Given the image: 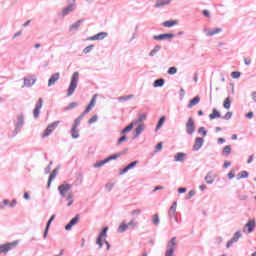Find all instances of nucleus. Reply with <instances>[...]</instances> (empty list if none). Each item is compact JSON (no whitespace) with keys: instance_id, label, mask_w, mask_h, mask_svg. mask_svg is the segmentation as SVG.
Returning <instances> with one entry per match:
<instances>
[{"instance_id":"nucleus-1","label":"nucleus","mask_w":256,"mask_h":256,"mask_svg":"<svg viewBox=\"0 0 256 256\" xmlns=\"http://www.w3.org/2000/svg\"><path fill=\"white\" fill-rule=\"evenodd\" d=\"M77 83H79V72H74L71 78L69 88L67 89V97H71L77 89Z\"/></svg>"},{"instance_id":"nucleus-2","label":"nucleus","mask_w":256,"mask_h":256,"mask_svg":"<svg viewBox=\"0 0 256 256\" xmlns=\"http://www.w3.org/2000/svg\"><path fill=\"white\" fill-rule=\"evenodd\" d=\"M176 249H177V237H172L167 243L165 256H175Z\"/></svg>"},{"instance_id":"nucleus-3","label":"nucleus","mask_w":256,"mask_h":256,"mask_svg":"<svg viewBox=\"0 0 256 256\" xmlns=\"http://www.w3.org/2000/svg\"><path fill=\"white\" fill-rule=\"evenodd\" d=\"M71 189H73V186L67 182H64L58 186V191L62 199H65V197H67V193H69Z\"/></svg>"},{"instance_id":"nucleus-4","label":"nucleus","mask_w":256,"mask_h":256,"mask_svg":"<svg viewBox=\"0 0 256 256\" xmlns=\"http://www.w3.org/2000/svg\"><path fill=\"white\" fill-rule=\"evenodd\" d=\"M17 245H19V241L17 240L11 243L0 245V255L1 253H9V251H11L13 247H17Z\"/></svg>"},{"instance_id":"nucleus-5","label":"nucleus","mask_w":256,"mask_h":256,"mask_svg":"<svg viewBox=\"0 0 256 256\" xmlns=\"http://www.w3.org/2000/svg\"><path fill=\"white\" fill-rule=\"evenodd\" d=\"M186 133L187 135H193L195 133V121L192 117L188 118L186 122Z\"/></svg>"},{"instance_id":"nucleus-6","label":"nucleus","mask_w":256,"mask_h":256,"mask_svg":"<svg viewBox=\"0 0 256 256\" xmlns=\"http://www.w3.org/2000/svg\"><path fill=\"white\" fill-rule=\"evenodd\" d=\"M75 7V2L68 0V6L62 10L63 17H66V15H69V13H73V11H75Z\"/></svg>"},{"instance_id":"nucleus-7","label":"nucleus","mask_w":256,"mask_h":256,"mask_svg":"<svg viewBox=\"0 0 256 256\" xmlns=\"http://www.w3.org/2000/svg\"><path fill=\"white\" fill-rule=\"evenodd\" d=\"M176 35L173 33L160 34L153 36L154 41H164L165 39H173Z\"/></svg>"},{"instance_id":"nucleus-8","label":"nucleus","mask_w":256,"mask_h":256,"mask_svg":"<svg viewBox=\"0 0 256 256\" xmlns=\"http://www.w3.org/2000/svg\"><path fill=\"white\" fill-rule=\"evenodd\" d=\"M79 219H81V215L76 214V216L65 226V230L71 231V229H73V225H77L79 223Z\"/></svg>"},{"instance_id":"nucleus-9","label":"nucleus","mask_w":256,"mask_h":256,"mask_svg":"<svg viewBox=\"0 0 256 256\" xmlns=\"http://www.w3.org/2000/svg\"><path fill=\"white\" fill-rule=\"evenodd\" d=\"M43 107V98H39L36 103L35 109L33 110L34 118L37 119L41 113V108Z\"/></svg>"},{"instance_id":"nucleus-10","label":"nucleus","mask_w":256,"mask_h":256,"mask_svg":"<svg viewBox=\"0 0 256 256\" xmlns=\"http://www.w3.org/2000/svg\"><path fill=\"white\" fill-rule=\"evenodd\" d=\"M242 234L241 231H237L233 237L231 238V240H229L226 244L227 249H229V247H231L233 245V243H237V241H239V239H241Z\"/></svg>"},{"instance_id":"nucleus-11","label":"nucleus","mask_w":256,"mask_h":256,"mask_svg":"<svg viewBox=\"0 0 256 256\" xmlns=\"http://www.w3.org/2000/svg\"><path fill=\"white\" fill-rule=\"evenodd\" d=\"M59 79H61V74L59 72L52 74L48 80V87H53Z\"/></svg>"},{"instance_id":"nucleus-12","label":"nucleus","mask_w":256,"mask_h":256,"mask_svg":"<svg viewBox=\"0 0 256 256\" xmlns=\"http://www.w3.org/2000/svg\"><path fill=\"white\" fill-rule=\"evenodd\" d=\"M243 231L245 233V231H247V233H253V231H255V220H249L244 228Z\"/></svg>"},{"instance_id":"nucleus-13","label":"nucleus","mask_w":256,"mask_h":256,"mask_svg":"<svg viewBox=\"0 0 256 256\" xmlns=\"http://www.w3.org/2000/svg\"><path fill=\"white\" fill-rule=\"evenodd\" d=\"M221 31H223V29L221 28H204V33H206V37H213V35H218V33H221Z\"/></svg>"},{"instance_id":"nucleus-14","label":"nucleus","mask_w":256,"mask_h":256,"mask_svg":"<svg viewBox=\"0 0 256 256\" xmlns=\"http://www.w3.org/2000/svg\"><path fill=\"white\" fill-rule=\"evenodd\" d=\"M107 32H100L98 34H95L92 37H89L87 40L88 41H102V39H105L107 37Z\"/></svg>"},{"instance_id":"nucleus-15","label":"nucleus","mask_w":256,"mask_h":256,"mask_svg":"<svg viewBox=\"0 0 256 256\" xmlns=\"http://www.w3.org/2000/svg\"><path fill=\"white\" fill-rule=\"evenodd\" d=\"M36 81H37V78H35V76H28L27 78H24L23 87H33Z\"/></svg>"},{"instance_id":"nucleus-16","label":"nucleus","mask_w":256,"mask_h":256,"mask_svg":"<svg viewBox=\"0 0 256 256\" xmlns=\"http://www.w3.org/2000/svg\"><path fill=\"white\" fill-rule=\"evenodd\" d=\"M187 159V154L183 152H178L174 155L175 163H183Z\"/></svg>"},{"instance_id":"nucleus-17","label":"nucleus","mask_w":256,"mask_h":256,"mask_svg":"<svg viewBox=\"0 0 256 256\" xmlns=\"http://www.w3.org/2000/svg\"><path fill=\"white\" fill-rule=\"evenodd\" d=\"M203 143H205V140L201 137H197L193 145V151H199V149L203 147Z\"/></svg>"},{"instance_id":"nucleus-18","label":"nucleus","mask_w":256,"mask_h":256,"mask_svg":"<svg viewBox=\"0 0 256 256\" xmlns=\"http://www.w3.org/2000/svg\"><path fill=\"white\" fill-rule=\"evenodd\" d=\"M23 125H25V116L20 114L17 116V122L15 124L16 129H23Z\"/></svg>"},{"instance_id":"nucleus-19","label":"nucleus","mask_w":256,"mask_h":256,"mask_svg":"<svg viewBox=\"0 0 256 256\" xmlns=\"http://www.w3.org/2000/svg\"><path fill=\"white\" fill-rule=\"evenodd\" d=\"M136 125L137 127L135 129V135L133 139H137V137H139V135H141L143 131H145V124H136Z\"/></svg>"},{"instance_id":"nucleus-20","label":"nucleus","mask_w":256,"mask_h":256,"mask_svg":"<svg viewBox=\"0 0 256 256\" xmlns=\"http://www.w3.org/2000/svg\"><path fill=\"white\" fill-rule=\"evenodd\" d=\"M221 112L217 110V108L212 109V113L209 114V119L213 121V119H221Z\"/></svg>"},{"instance_id":"nucleus-21","label":"nucleus","mask_w":256,"mask_h":256,"mask_svg":"<svg viewBox=\"0 0 256 256\" xmlns=\"http://www.w3.org/2000/svg\"><path fill=\"white\" fill-rule=\"evenodd\" d=\"M170 3H171V0H156L154 7L155 9H159L161 7H165V5H169Z\"/></svg>"},{"instance_id":"nucleus-22","label":"nucleus","mask_w":256,"mask_h":256,"mask_svg":"<svg viewBox=\"0 0 256 256\" xmlns=\"http://www.w3.org/2000/svg\"><path fill=\"white\" fill-rule=\"evenodd\" d=\"M204 179L208 185H213L215 181V175H213V172H208Z\"/></svg>"},{"instance_id":"nucleus-23","label":"nucleus","mask_w":256,"mask_h":256,"mask_svg":"<svg viewBox=\"0 0 256 256\" xmlns=\"http://www.w3.org/2000/svg\"><path fill=\"white\" fill-rule=\"evenodd\" d=\"M57 173H59V168H55L52 173L50 174L49 178H48V184L47 187L50 188L51 187V181H53V179H55L57 177Z\"/></svg>"},{"instance_id":"nucleus-24","label":"nucleus","mask_w":256,"mask_h":256,"mask_svg":"<svg viewBox=\"0 0 256 256\" xmlns=\"http://www.w3.org/2000/svg\"><path fill=\"white\" fill-rule=\"evenodd\" d=\"M200 101H201V97L195 96L192 100H190V102L188 104V109H193V107H195V105L199 104Z\"/></svg>"},{"instance_id":"nucleus-25","label":"nucleus","mask_w":256,"mask_h":256,"mask_svg":"<svg viewBox=\"0 0 256 256\" xmlns=\"http://www.w3.org/2000/svg\"><path fill=\"white\" fill-rule=\"evenodd\" d=\"M127 229H129V226H128L127 223H125V221H123V222L119 225V227H118V229H117V232H118V233H125V231H127Z\"/></svg>"},{"instance_id":"nucleus-26","label":"nucleus","mask_w":256,"mask_h":256,"mask_svg":"<svg viewBox=\"0 0 256 256\" xmlns=\"http://www.w3.org/2000/svg\"><path fill=\"white\" fill-rule=\"evenodd\" d=\"M84 19H80L78 20L76 23L72 24L70 26V31H77V29H79V27H81V24L84 22Z\"/></svg>"},{"instance_id":"nucleus-27","label":"nucleus","mask_w":256,"mask_h":256,"mask_svg":"<svg viewBox=\"0 0 256 256\" xmlns=\"http://www.w3.org/2000/svg\"><path fill=\"white\" fill-rule=\"evenodd\" d=\"M145 119H147V115H145V114H139V115H138V119L135 120L133 123H134L135 125H137V124L144 125L143 121H145Z\"/></svg>"},{"instance_id":"nucleus-28","label":"nucleus","mask_w":256,"mask_h":256,"mask_svg":"<svg viewBox=\"0 0 256 256\" xmlns=\"http://www.w3.org/2000/svg\"><path fill=\"white\" fill-rule=\"evenodd\" d=\"M160 51H161V45L154 46V48L149 53V57H155V55H157V53H159Z\"/></svg>"},{"instance_id":"nucleus-29","label":"nucleus","mask_w":256,"mask_h":256,"mask_svg":"<svg viewBox=\"0 0 256 256\" xmlns=\"http://www.w3.org/2000/svg\"><path fill=\"white\" fill-rule=\"evenodd\" d=\"M222 155L224 157H229V155H231V145H227L223 148Z\"/></svg>"},{"instance_id":"nucleus-30","label":"nucleus","mask_w":256,"mask_h":256,"mask_svg":"<svg viewBox=\"0 0 256 256\" xmlns=\"http://www.w3.org/2000/svg\"><path fill=\"white\" fill-rule=\"evenodd\" d=\"M165 85V79L160 78L154 81L153 87H163Z\"/></svg>"},{"instance_id":"nucleus-31","label":"nucleus","mask_w":256,"mask_h":256,"mask_svg":"<svg viewBox=\"0 0 256 256\" xmlns=\"http://www.w3.org/2000/svg\"><path fill=\"white\" fill-rule=\"evenodd\" d=\"M163 27H173L175 25H177V21L176 20H169V21H165L162 23Z\"/></svg>"},{"instance_id":"nucleus-32","label":"nucleus","mask_w":256,"mask_h":256,"mask_svg":"<svg viewBox=\"0 0 256 256\" xmlns=\"http://www.w3.org/2000/svg\"><path fill=\"white\" fill-rule=\"evenodd\" d=\"M70 133L72 139H79V130H77V128L72 127Z\"/></svg>"},{"instance_id":"nucleus-33","label":"nucleus","mask_w":256,"mask_h":256,"mask_svg":"<svg viewBox=\"0 0 256 256\" xmlns=\"http://www.w3.org/2000/svg\"><path fill=\"white\" fill-rule=\"evenodd\" d=\"M128 229H135L137 227V220H135V218H132L129 222H128Z\"/></svg>"},{"instance_id":"nucleus-34","label":"nucleus","mask_w":256,"mask_h":256,"mask_svg":"<svg viewBox=\"0 0 256 256\" xmlns=\"http://www.w3.org/2000/svg\"><path fill=\"white\" fill-rule=\"evenodd\" d=\"M83 115L80 114L75 120H74V124L72 125V127L77 128L79 125H81V120L83 119Z\"/></svg>"},{"instance_id":"nucleus-35","label":"nucleus","mask_w":256,"mask_h":256,"mask_svg":"<svg viewBox=\"0 0 256 256\" xmlns=\"http://www.w3.org/2000/svg\"><path fill=\"white\" fill-rule=\"evenodd\" d=\"M109 231V227H104L102 229V231L99 233L98 237H100V239H105V237H107V232Z\"/></svg>"},{"instance_id":"nucleus-36","label":"nucleus","mask_w":256,"mask_h":256,"mask_svg":"<svg viewBox=\"0 0 256 256\" xmlns=\"http://www.w3.org/2000/svg\"><path fill=\"white\" fill-rule=\"evenodd\" d=\"M133 127H135V124L132 122L121 131V134L125 135V133H129Z\"/></svg>"},{"instance_id":"nucleus-37","label":"nucleus","mask_w":256,"mask_h":256,"mask_svg":"<svg viewBox=\"0 0 256 256\" xmlns=\"http://www.w3.org/2000/svg\"><path fill=\"white\" fill-rule=\"evenodd\" d=\"M66 201H68L67 207H71V205H73V192L68 193Z\"/></svg>"},{"instance_id":"nucleus-38","label":"nucleus","mask_w":256,"mask_h":256,"mask_svg":"<svg viewBox=\"0 0 256 256\" xmlns=\"http://www.w3.org/2000/svg\"><path fill=\"white\" fill-rule=\"evenodd\" d=\"M107 162V158L104 159V160H101L99 162H96L94 165H93V168L94 169H99V167H103V165H105Z\"/></svg>"},{"instance_id":"nucleus-39","label":"nucleus","mask_w":256,"mask_h":256,"mask_svg":"<svg viewBox=\"0 0 256 256\" xmlns=\"http://www.w3.org/2000/svg\"><path fill=\"white\" fill-rule=\"evenodd\" d=\"M152 223L157 227L159 223H161V219H159V214H155L152 216Z\"/></svg>"},{"instance_id":"nucleus-40","label":"nucleus","mask_w":256,"mask_h":256,"mask_svg":"<svg viewBox=\"0 0 256 256\" xmlns=\"http://www.w3.org/2000/svg\"><path fill=\"white\" fill-rule=\"evenodd\" d=\"M224 109H231V98L227 97L223 103Z\"/></svg>"},{"instance_id":"nucleus-41","label":"nucleus","mask_w":256,"mask_h":256,"mask_svg":"<svg viewBox=\"0 0 256 256\" xmlns=\"http://www.w3.org/2000/svg\"><path fill=\"white\" fill-rule=\"evenodd\" d=\"M165 123V116H162L159 121L158 124L156 126L155 131H159V129H161V127H163V124Z\"/></svg>"},{"instance_id":"nucleus-42","label":"nucleus","mask_w":256,"mask_h":256,"mask_svg":"<svg viewBox=\"0 0 256 256\" xmlns=\"http://www.w3.org/2000/svg\"><path fill=\"white\" fill-rule=\"evenodd\" d=\"M59 123H61V121H55L52 124H49L47 127L50 129V131H55V129H57L59 126Z\"/></svg>"},{"instance_id":"nucleus-43","label":"nucleus","mask_w":256,"mask_h":256,"mask_svg":"<svg viewBox=\"0 0 256 256\" xmlns=\"http://www.w3.org/2000/svg\"><path fill=\"white\" fill-rule=\"evenodd\" d=\"M121 155H123V152H120L118 154H114V155L106 158V161L109 163V161H113L115 159H119V157H121Z\"/></svg>"},{"instance_id":"nucleus-44","label":"nucleus","mask_w":256,"mask_h":256,"mask_svg":"<svg viewBox=\"0 0 256 256\" xmlns=\"http://www.w3.org/2000/svg\"><path fill=\"white\" fill-rule=\"evenodd\" d=\"M51 220H48L47 224H46V228H45V231H44V239H47V235L49 234V228L51 227Z\"/></svg>"},{"instance_id":"nucleus-45","label":"nucleus","mask_w":256,"mask_h":256,"mask_svg":"<svg viewBox=\"0 0 256 256\" xmlns=\"http://www.w3.org/2000/svg\"><path fill=\"white\" fill-rule=\"evenodd\" d=\"M94 48H95V45L91 44L83 49V53L87 55V53H91V51H93Z\"/></svg>"},{"instance_id":"nucleus-46","label":"nucleus","mask_w":256,"mask_h":256,"mask_svg":"<svg viewBox=\"0 0 256 256\" xmlns=\"http://www.w3.org/2000/svg\"><path fill=\"white\" fill-rule=\"evenodd\" d=\"M247 177H249V172H247V171H242L239 175H238V180L239 179H247Z\"/></svg>"},{"instance_id":"nucleus-47","label":"nucleus","mask_w":256,"mask_h":256,"mask_svg":"<svg viewBox=\"0 0 256 256\" xmlns=\"http://www.w3.org/2000/svg\"><path fill=\"white\" fill-rule=\"evenodd\" d=\"M135 96L133 94L122 96L118 98V101H129V99H133Z\"/></svg>"},{"instance_id":"nucleus-48","label":"nucleus","mask_w":256,"mask_h":256,"mask_svg":"<svg viewBox=\"0 0 256 256\" xmlns=\"http://www.w3.org/2000/svg\"><path fill=\"white\" fill-rule=\"evenodd\" d=\"M51 133H53V130H51V128H48V127H47V128L44 130V133L42 134V138L45 139V137H49Z\"/></svg>"},{"instance_id":"nucleus-49","label":"nucleus","mask_w":256,"mask_h":256,"mask_svg":"<svg viewBox=\"0 0 256 256\" xmlns=\"http://www.w3.org/2000/svg\"><path fill=\"white\" fill-rule=\"evenodd\" d=\"M51 133H53V130H51V128H48V127H47V128L44 130V133L42 134V138L45 139V137H49Z\"/></svg>"},{"instance_id":"nucleus-50","label":"nucleus","mask_w":256,"mask_h":256,"mask_svg":"<svg viewBox=\"0 0 256 256\" xmlns=\"http://www.w3.org/2000/svg\"><path fill=\"white\" fill-rule=\"evenodd\" d=\"M77 107V102H71L66 108L65 111H71V109H75Z\"/></svg>"},{"instance_id":"nucleus-51","label":"nucleus","mask_w":256,"mask_h":256,"mask_svg":"<svg viewBox=\"0 0 256 256\" xmlns=\"http://www.w3.org/2000/svg\"><path fill=\"white\" fill-rule=\"evenodd\" d=\"M198 133H199L200 135H202V137H207V131H206L205 127H200V128L198 129Z\"/></svg>"},{"instance_id":"nucleus-52","label":"nucleus","mask_w":256,"mask_h":256,"mask_svg":"<svg viewBox=\"0 0 256 256\" xmlns=\"http://www.w3.org/2000/svg\"><path fill=\"white\" fill-rule=\"evenodd\" d=\"M138 164H139V161L135 160L130 164H128L126 167L128 168V171H129L130 169H133L134 167H136Z\"/></svg>"},{"instance_id":"nucleus-53","label":"nucleus","mask_w":256,"mask_h":256,"mask_svg":"<svg viewBox=\"0 0 256 256\" xmlns=\"http://www.w3.org/2000/svg\"><path fill=\"white\" fill-rule=\"evenodd\" d=\"M103 238H101V237H98L97 239H96V245L97 246H99V249H103Z\"/></svg>"},{"instance_id":"nucleus-54","label":"nucleus","mask_w":256,"mask_h":256,"mask_svg":"<svg viewBox=\"0 0 256 256\" xmlns=\"http://www.w3.org/2000/svg\"><path fill=\"white\" fill-rule=\"evenodd\" d=\"M233 117V112H227L224 116H222L221 119H224L225 121H229Z\"/></svg>"},{"instance_id":"nucleus-55","label":"nucleus","mask_w":256,"mask_h":256,"mask_svg":"<svg viewBox=\"0 0 256 256\" xmlns=\"http://www.w3.org/2000/svg\"><path fill=\"white\" fill-rule=\"evenodd\" d=\"M95 99H97V94H95V95L92 97L90 103L88 104V107H90L91 109H93V107H95Z\"/></svg>"},{"instance_id":"nucleus-56","label":"nucleus","mask_w":256,"mask_h":256,"mask_svg":"<svg viewBox=\"0 0 256 256\" xmlns=\"http://www.w3.org/2000/svg\"><path fill=\"white\" fill-rule=\"evenodd\" d=\"M51 165H53V161H50L48 166L44 169V173L46 175H49V173H51Z\"/></svg>"},{"instance_id":"nucleus-57","label":"nucleus","mask_w":256,"mask_h":256,"mask_svg":"<svg viewBox=\"0 0 256 256\" xmlns=\"http://www.w3.org/2000/svg\"><path fill=\"white\" fill-rule=\"evenodd\" d=\"M177 73V68L172 66L168 69V75H175Z\"/></svg>"},{"instance_id":"nucleus-58","label":"nucleus","mask_w":256,"mask_h":256,"mask_svg":"<svg viewBox=\"0 0 256 256\" xmlns=\"http://www.w3.org/2000/svg\"><path fill=\"white\" fill-rule=\"evenodd\" d=\"M231 77H232V79H239V77H241V72L234 71L231 73Z\"/></svg>"},{"instance_id":"nucleus-59","label":"nucleus","mask_w":256,"mask_h":256,"mask_svg":"<svg viewBox=\"0 0 256 256\" xmlns=\"http://www.w3.org/2000/svg\"><path fill=\"white\" fill-rule=\"evenodd\" d=\"M98 119H99V116L94 115L91 117V119L88 120V124L91 125V124L97 122Z\"/></svg>"},{"instance_id":"nucleus-60","label":"nucleus","mask_w":256,"mask_h":256,"mask_svg":"<svg viewBox=\"0 0 256 256\" xmlns=\"http://www.w3.org/2000/svg\"><path fill=\"white\" fill-rule=\"evenodd\" d=\"M163 149V142H159L155 147V153H159Z\"/></svg>"},{"instance_id":"nucleus-61","label":"nucleus","mask_w":256,"mask_h":256,"mask_svg":"<svg viewBox=\"0 0 256 256\" xmlns=\"http://www.w3.org/2000/svg\"><path fill=\"white\" fill-rule=\"evenodd\" d=\"M123 141H127V136L123 135L122 137H120L116 143V145H121L123 143Z\"/></svg>"},{"instance_id":"nucleus-62","label":"nucleus","mask_w":256,"mask_h":256,"mask_svg":"<svg viewBox=\"0 0 256 256\" xmlns=\"http://www.w3.org/2000/svg\"><path fill=\"white\" fill-rule=\"evenodd\" d=\"M175 213H177L175 210H168V217L170 219H173L175 216Z\"/></svg>"},{"instance_id":"nucleus-63","label":"nucleus","mask_w":256,"mask_h":256,"mask_svg":"<svg viewBox=\"0 0 256 256\" xmlns=\"http://www.w3.org/2000/svg\"><path fill=\"white\" fill-rule=\"evenodd\" d=\"M202 14L204 15V17L211 19V12H209V10H203Z\"/></svg>"},{"instance_id":"nucleus-64","label":"nucleus","mask_w":256,"mask_h":256,"mask_svg":"<svg viewBox=\"0 0 256 256\" xmlns=\"http://www.w3.org/2000/svg\"><path fill=\"white\" fill-rule=\"evenodd\" d=\"M140 213H142L141 209H135L131 212V215H139Z\"/></svg>"}]
</instances>
